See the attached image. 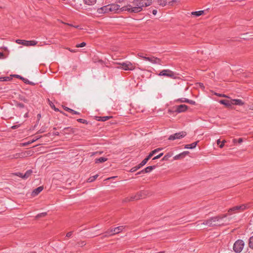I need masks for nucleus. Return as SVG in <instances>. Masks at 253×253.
Instances as JSON below:
<instances>
[{
  "label": "nucleus",
  "instance_id": "393cba45",
  "mask_svg": "<svg viewBox=\"0 0 253 253\" xmlns=\"http://www.w3.org/2000/svg\"><path fill=\"white\" fill-rule=\"evenodd\" d=\"M219 102L220 104H223L227 107H229L231 105V103L230 102V101L227 100H221L219 101Z\"/></svg>",
  "mask_w": 253,
  "mask_h": 253
},
{
  "label": "nucleus",
  "instance_id": "864d4df0",
  "mask_svg": "<svg viewBox=\"0 0 253 253\" xmlns=\"http://www.w3.org/2000/svg\"><path fill=\"white\" fill-rule=\"evenodd\" d=\"M215 94L219 97H226V96L223 94H219V93H215Z\"/></svg>",
  "mask_w": 253,
  "mask_h": 253
},
{
  "label": "nucleus",
  "instance_id": "2eb2a0df",
  "mask_svg": "<svg viewBox=\"0 0 253 253\" xmlns=\"http://www.w3.org/2000/svg\"><path fill=\"white\" fill-rule=\"evenodd\" d=\"M24 154L23 153H16L13 155H10L8 156V158L9 159H18L23 158L24 157Z\"/></svg>",
  "mask_w": 253,
  "mask_h": 253
},
{
  "label": "nucleus",
  "instance_id": "2f4dec72",
  "mask_svg": "<svg viewBox=\"0 0 253 253\" xmlns=\"http://www.w3.org/2000/svg\"><path fill=\"white\" fill-rule=\"evenodd\" d=\"M99 119L98 120L99 121L105 122L110 118H112L111 116H103V117H99Z\"/></svg>",
  "mask_w": 253,
  "mask_h": 253
},
{
  "label": "nucleus",
  "instance_id": "c756f323",
  "mask_svg": "<svg viewBox=\"0 0 253 253\" xmlns=\"http://www.w3.org/2000/svg\"><path fill=\"white\" fill-rule=\"evenodd\" d=\"M172 156V153H169L167 154L162 159V161H168L169 158Z\"/></svg>",
  "mask_w": 253,
  "mask_h": 253
},
{
  "label": "nucleus",
  "instance_id": "20e7f679",
  "mask_svg": "<svg viewBox=\"0 0 253 253\" xmlns=\"http://www.w3.org/2000/svg\"><path fill=\"white\" fill-rule=\"evenodd\" d=\"M123 229V226H119L117 227L114 228L110 230L106 231L104 233V235L103 236L106 237L118 234L122 232Z\"/></svg>",
  "mask_w": 253,
  "mask_h": 253
},
{
  "label": "nucleus",
  "instance_id": "a19ab883",
  "mask_svg": "<svg viewBox=\"0 0 253 253\" xmlns=\"http://www.w3.org/2000/svg\"><path fill=\"white\" fill-rule=\"evenodd\" d=\"M24 81V82L27 84H31V85H35V83L30 81L29 80H28L27 79H25V80H23Z\"/></svg>",
  "mask_w": 253,
  "mask_h": 253
},
{
  "label": "nucleus",
  "instance_id": "b1692460",
  "mask_svg": "<svg viewBox=\"0 0 253 253\" xmlns=\"http://www.w3.org/2000/svg\"><path fill=\"white\" fill-rule=\"evenodd\" d=\"M107 159L105 157H100L95 159V163L96 164L106 162Z\"/></svg>",
  "mask_w": 253,
  "mask_h": 253
},
{
  "label": "nucleus",
  "instance_id": "f3484780",
  "mask_svg": "<svg viewBox=\"0 0 253 253\" xmlns=\"http://www.w3.org/2000/svg\"><path fill=\"white\" fill-rule=\"evenodd\" d=\"M38 42L36 41H25L24 45L25 46H33L37 44Z\"/></svg>",
  "mask_w": 253,
  "mask_h": 253
},
{
  "label": "nucleus",
  "instance_id": "f8f14e48",
  "mask_svg": "<svg viewBox=\"0 0 253 253\" xmlns=\"http://www.w3.org/2000/svg\"><path fill=\"white\" fill-rule=\"evenodd\" d=\"M109 6H110L109 4L104 6L98 9L97 11L99 13H106L111 12V11L110 10L111 9L109 8Z\"/></svg>",
  "mask_w": 253,
  "mask_h": 253
},
{
  "label": "nucleus",
  "instance_id": "6e6d98bb",
  "mask_svg": "<svg viewBox=\"0 0 253 253\" xmlns=\"http://www.w3.org/2000/svg\"><path fill=\"white\" fill-rule=\"evenodd\" d=\"M19 126H20L19 125H14V126H11V128H12V129H16V128L19 127Z\"/></svg>",
  "mask_w": 253,
  "mask_h": 253
},
{
  "label": "nucleus",
  "instance_id": "5fc2aeb1",
  "mask_svg": "<svg viewBox=\"0 0 253 253\" xmlns=\"http://www.w3.org/2000/svg\"><path fill=\"white\" fill-rule=\"evenodd\" d=\"M143 173H145L144 171V169H142L141 170V171L138 172L136 175H138V174H143Z\"/></svg>",
  "mask_w": 253,
  "mask_h": 253
},
{
  "label": "nucleus",
  "instance_id": "4d7b16f0",
  "mask_svg": "<svg viewBox=\"0 0 253 253\" xmlns=\"http://www.w3.org/2000/svg\"><path fill=\"white\" fill-rule=\"evenodd\" d=\"M157 13V10L156 9H153L152 10V14L154 15H156Z\"/></svg>",
  "mask_w": 253,
  "mask_h": 253
},
{
  "label": "nucleus",
  "instance_id": "6e6552de",
  "mask_svg": "<svg viewBox=\"0 0 253 253\" xmlns=\"http://www.w3.org/2000/svg\"><path fill=\"white\" fill-rule=\"evenodd\" d=\"M110 6L109 8L111 9V11L112 12L114 13H117L120 11H123L124 10H122V7L120 8V6L117 4H109Z\"/></svg>",
  "mask_w": 253,
  "mask_h": 253
},
{
  "label": "nucleus",
  "instance_id": "13d9d810",
  "mask_svg": "<svg viewBox=\"0 0 253 253\" xmlns=\"http://www.w3.org/2000/svg\"><path fill=\"white\" fill-rule=\"evenodd\" d=\"M53 135H54V136H58L59 135V132H53Z\"/></svg>",
  "mask_w": 253,
  "mask_h": 253
},
{
  "label": "nucleus",
  "instance_id": "412c9836",
  "mask_svg": "<svg viewBox=\"0 0 253 253\" xmlns=\"http://www.w3.org/2000/svg\"><path fill=\"white\" fill-rule=\"evenodd\" d=\"M197 142H194L191 144L185 145L184 148L185 149H194L196 147Z\"/></svg>",
  "mask_w": 253,
  "mask_h": 253
},
{
  "label": "nucleus",
  "instance_id": "7c9ffc66",
  "mask_svg": "<svg viewBox=\"0 0 253 253\" xmlns=\"http://www.w3.org/2000/svg\"><path fill=\"white\" fill-rule=\"evenodd\" d=\"M98 176V174H96L94 176H90V177H89L87 180V182H93L96 179V178Z\"/></svg>",
  "mask_w": 253,
  "mask_h": 253
},
{
  "label": "nucleus",
  "instance_id": "0e129e2a",
  "mask_svg": "<svg viewBox=\"0 0 253 253\" xmlns=\"http://www.w3.org/2000/svg\"><path fill=\"white\" fill-rule=\"evenodd\" d=\"M24 117L25 118H27L28 117V113L27 112L26 113H25V114L24 115Z\"/></svg>",
  "mask_w": 253,
  "mask_h": 253
},
{
  "label": "nucleus",
  "instance_id": "a211bd4d",
  "mask_svg": "<svg viewBox=\"0 0 253 253\" xmlns=\"http://www.w3.org/2000/svg\"><path fill=\"white\" fill-rule=\"evenodd\" d=\"M156 168V166H151L146 167L143 169L145 173H149L152 171L153 169H155Z\"/></svg>",
  "mask_w": 253,
  "mask_h": 253
},
{
  "label": "nucleus",
  "instance_id": "e2e57ef3",
  "mask_svg": "<svg viewBox=\"0 0 253 253\" xmlns=\"http://www.w3.org/2000/svg\"><path fill=\"white\" fill-rule=\"evenodd\" d=\"M4 56V54L2 52H0V58H2Z\"/></svg>",
  "mask_w": 253,
  "mask_h": 253
},
{
  "label": "nucleus",
  "instance_id": "5701e85b",
  "mask_svg": "<svg viewBox=\"0 0 253 253\" xmlns=\"http://www.w3.org/2000/svg\"><path fill=\"white\" fill-rule=\"evenodd\" d=\"M232 101L233 102V103H232V104L236 105L241 106V105H244V103L243 102V101L241 99H233L232 100Z\"/></svg>",
  "mask_w": 253,
  "mask_h": 253
},
{
  "label": "nucleus",
  "instance_id": "72a5a7b5",
  "mask_svg": "<svg viewBox=\"0 0 253 253\" xmlns=\"http://www.w3.org/2000/svg\"><path fill=\"white\" fill-rule=\"evenodd\" d=\"M48 104H49V106H50V107L51 108H52L56 111L59 110L58 109H57L55 108V106L54 103L52 101H51L49 99H48Z\"/></svg>",
  "mask_w": 253,
  "mask_h": 253
},
{
  "label": "nucleus",
  "instance_id": "a878e982",
  "mask_svg": "<svg viewBox=\"0 0 253 253\" xmlns=\"http://www.w3.org/2000/svg\"><path fill=\"white\" fill-rule=\"evenodd\" d=\"M64 110L69 112H70L71 113H72L73 114H75V115H79L80 113V112H77L76 111H75L72 109H70L67 107H65L64 108Z\"/></svg>",
  "mask_w": 253,
  "mask_h": 253
},
{
  "label": "nucleus",
  "instance_id": "bf43d9fd",
  "mask_svg": "<svg viewBox=\"0 0 253 253\" xmlns=\"http://www.w3.org/2000/svg\"><path fill=\"white\" fill-rule=\"evenodd\" d=\"M227 220V218H226H226H224V219H223V220H222V222H224V223H226V220ZM229 220H229V219H228V221H227V222H229Z\"/></svg>",
  "mask_w": 253,
  "mask_h": 253
},
{
  "label": "nucleus",
  "instance_id": "39448f33",
  "mask_svg": "<svg viewBox=\"0 0 253 253\" xmlns=\"http://www.w3.org/2000/svg\"><path fill=\"white\" fill-rule=\"evenodd\" d=\"M121 67L120 68L126 70H133L135 68V67L133 65V64L130 62L127 61L126 62H123L120 64Z\"/></svg>",
  "mask_w": 253,
  "mask_h": 253
},
{
  "label": "nucleus",
  "instance_id": "09e8293b",
  "mask_svg": "<svg viewBox=\"0 0 253 253\" xmlns=\"http://www.w3.org/2000/svg\"><path fill=\"white\" fill-rule=\"evenodd\" d=\"M23 175L24 174L23 173H21V172H18V173H16V175H17L18 176L20 177H21V178L24 179V177L23 176Z\"/></svg>",
  "mask_w": 253,
  "mask_h": 253
},
{
  "label": "nucleus",
  "instance_id": "69168bd1",
  "mask_svg": "<svg viewBox=\"0 0 253 253\" xmlns=\"http://www.w3.org/2000/svg\"><path fill=\"white\" fill-rule=\"evenodd\" d=\"M142 58L146 61H147V59H148V57H146V56H143L142 57Z\"/></svg>",
  "mask_w": 253,
  "mask_h": 253
},
{
  "label": "nucleus",
  "instance_id": "9b49d317",
  "mask_svg": "<svg viewBox=\"0 0 253 253\" xmlns=\"http://www.w3.org/2000/svg\"><path fill=\"white\" fill-rule=\"evenodd\" d=\"M188 109V106L184 104H181L176 106L175 111L177 113H181L186 111Z\"/></svg>",
  "mask_w": 253,
  "mask_h": 253
},
{
  "label": "nucleus",
  "instance_id": "aec40b11",
  "mask_svg": "<svg viewBox=\"0 0 253 253\" xmlns=\"http://www.w3.org/2000/svg\"><path fill=\"white\" fill-rule=\"evenodd\" d=\"M205 11L204 10H199V11H193L191 13V14L192 15H194L196 17H198L204 13Z\"/></svg>",
  "mask_w": 253,
  "mask_h": 253
},
{
  "label": "nucleus",
  "instance_id": "473e14b6",
  "mask_svg": "<svg viewBox=\"0 0 253 253\" xmlns=\"http://www.w3.org/2000/svg\"><path fill=\"white\" fill-rule=\"evenodd\" d=\"M167 0H158V3L162 6H164L167 4Z\"/></svg>",
  "mask_w": 253,
  "mask_h": 253
},
{
  "label": "nucleus",
  "instance_id": "338daca9",
  "mask_svg": "<svg viewBox=\"0 0 253 253\" xmlns=\"http://www.w3.org/2000/svg\"><path fill=\"white\" fill-rule=\"evenodd\" d=\"M69 50L72 52H75V50H73V49H69Z\"/></svg>",
  "mask_w": 253,
  "mask_h": 253
},
{
  "label": "nucleus",
  "instance_id": "c85d7f7f",
  "mask_svg": "<svg viewBox=\"0 0 253 253\" xmlns=\"http://www.w3.org/2000/svg\"><path fill=\"white\" fill-rule=\"evenodd\" d=\"M150 158L147 156L139 164V165L142 167L144 166Z\"/></svg>",
  "mask_w": 253,
  "mask_h": 253
},
{
  "label": "nucleus",
  "instance_id": "de8ad7c7",
  "mask_svg": "<svg viewBox=\"0 0 253 253\" xmlns=\"http://www.w3.org/2000/svg\"><path fill=\"white\" fill-rule=\"evenodd\" d=\"M187 103H189L190 104H191V105H195L196 104V102L194 100L188 99V100H187Z\"/></svg>",
  "mask_w": 253,
  "mask_h": 253
},
{
  "label": "nucleus",
  "instance_id": "49530a36",
  "mask_svg": "<svg viewBox=\"0 0 253 253\" xmlns=\"http://www.w3.org/2000/svg\"><path fill=\"white\" fill-rule=\"evenodd\" d=\"M16 42L18 44H22L24 45L25 40H17Z\"/></svg>",
  "mask_w": 253,
  "mask_h": 253
},
{
  "label": "nucleus",
  "instance_id": "f257e3e1",
  "mask_svg": "<svg viewBox=\"0 0 253 253\" xmlns=\"http://www.w3.org/2000/svg\"><path fill=\"white\" fill-rule=\"evenodd\" d=\"M151 2V0H134L129 4L122 7V10L129 13H137L141 11L143 7L150 5Z\"/></svg>",
  "mask_w": 253,
  "mask_h": 253
},
{
  "label": "nucleus",
  "instance_id": "f03ea898",
  "mask_svg": "<svg viewBox=\"0 0 253 253\" xmlns=\"http://www.w3.org/2000/svg\"><path fill=\"white\" fill-rule=\"evenodd\" d=\"M227 214H224L221 215L211 217L207 220H205L201 224L207 225L209 227L227 225L228 224V222L226 223L222 222L224 218L227 217Z\"/></svg>",
  "mask_w": 253,
  "mask_h": 253
},
{
  "label": "nucleus",
  "instance_id": "c03bdc74",
  "mask_svg": "<svg viewBox=\"0 0 253 253\" xmlns=\"http://www.w3.org/2000/svg\"><path fill=\"white\" fill-rule=\"evenodd\" d=\"M163 153H161L160 154H159V155H158L157 156L154 157L152 160H155L156 159H158L159 158H160L163 155Z\"/></svg>",
  "mask_w": 253,
  "mask_h": 253
},
{
  "label": "nucleus",
  "instance_id": "ea45409f",
  "mask_svg": "<svg viewBox=\"0 0 253 253\" xmlns=\"http://www.w3.org/2000/svg\"><path fill=\"white\" fill-rule=\"evenodd\" d=\"M77 121L78 122H80L82 124H88V122L86 120L83 119H77Z\"/></svg>",
  "mask_w": 253,
  "mask_h": 253
},
{
  "label": "nucleus",
  "instance_id": "f704fd0d",
  "mask_svg": "<svg viewBox=\"0 0 253 253\" xmlns=\"http://www.w3.org/2000/svg\"><path fill=\"white\" fill-rule=\"evenodd\" d=\"M141 168V167L138 165L137 166H135V167H134L133 168H132L130 169V172H134L135 171H136L137 169H140Z\"/></svg>",
  "mask_w": 253,
  "mask_h": 253
},
{
  "label": "nucleus",
  "instance_id": "8fccbe9b",
  "mask_svg": "<svg viewBox=\"0 0 253 253\" xmlns=\"http://www.w3.org/2000/svg\"><path fill=\"white\" fill-rule=\"evenodd\" d=\"M225 142V140H223L221 142V143L219 145V147L220 148H222L223 147L224 145V143Z\"/></svg>",
  "mask_w": 253,
  "mask_h": 253
},
{
  "label": "nucleus",
  "instance_id": "ddd939ff",
  "mask_svg": "<svg viewBox=\"0 0 253 253\" xmlns=\"http://www.w3.org/2000/svg\"><path fill=\"white\" fill-rule=\"evenodd\" d=\"M74 131H74V129L73 128H72L71 127H66L64 128L62 130V131L61 132V133H62L63 134L65 135L66 134H69L74 133Z\"/></svg>",
  "mask_w": 253,
  "mask_h": 253
},
{
  "label": "nucleus",
  "instance_id": "cd10ccee",
  "mask_svg": "<svg viewBox=\"0 0 253 253\" xmlns=\"http://www.w3.org/2000/svg\"><path fill=\"white\" fill-rule=\"evenodd\" d=\"M84 3L88 5H92L94 4L96 0H84Z\"/></svg>",
  "mask_w": 253,
  "mask_h": 253
},
{
  "label": "nucleus",
  "instance_id": "1a4fd4ad",
  "mask_svg": "<svg viewBox=\"0 0 253 253\" xmlns=\"http://www.w3.org/2000/svg\"><path fill=\"white\" fill-rule=\"evenodd\" d=\"M246 208V206L244 205L235 206L232 208L229 209L228 210V212H230L231 211H242L245 210Z\"/></svg>",
  "mask_w": 253,
  "mask_h": 253
},
{
  "label": "nucleus",
  "instance_id": "a18cd8bd",
  "mask_svg": "<svg viewBox=\"0 0 253 253\" xmlns=\"http://www.w3.org/2000/svg\"><path fill=\"white\" fill-rule=\"evenodd\" d=\"M16 106L20 108H23L25 107L24 105L21 103H17Z\"/></svg>",
  "mask_w": 253,
  "mask_h": 253
},
{
  "label": "nucleus",
  "instance_id": "0eeeda50",
  "mask_svg": "<svg viewBox=\"0 0 253 253\" xmlns=\"http://www.w3.org/2000/svg\"><path fill=\"white\" fill-rule=\"evenodd\" d=\"M186 133L185 131H181L179 132L175 133L173 134L170 135L169 138L168 139L169 140H174L177 139H180L181 138L185 136H186Z\"/></svg>",
  "mask_w": 253,
  "mask_h": 253
},
{
  "label": "nucleus",
  "instance_id": "9d476101",
  "mask_svg": "<svg viewBox=\"0 0 253 253\" xmlns=\"http://www.w3.org/2000/svg\"><path fill=\"white\" fill-rule=\"evenodd\" d=\"M147 61L153 64H161V59L154 56L148 57Z\"/></svg>",
  "mask_w": 253,
  "mask_h": 253
},
{
  "label": "nucleus",
  "instance_id": "7ed1b4c3",
  "mask_svg": "<svg viewBox=\"0 0 253 253\" xmlns=\"http://www.w3.org/2000/svg\"><path fill=\"white\" fill-rule=\"evenodd\" d=\"M245 243L242 240H237L233 245V250L236 253H241L244 249Z\"/></svg>",
  "mask_w": 253,
  "mask_h": 253
},
{
  "label": "nucleus",
  "instance_id": "c9c22d12",
  "mask_svg": "<svg viewBox=\"0 0 253 253\" xmlns=\"http://www.w3.org/2000/svg\"><path fill=\"white\" fill-rule=\"evenodd\" d=\"M249 245L250 248L253 249V236L250 238Z\"/></svg>",
  "mask_w": 253,
  "mask_h": 253
},
{
  "label": "nucleus",
  "instance_id": "052dcab7",
  "mask_svg": "<svg viewBox=\"0 0 253 253\" xmlns=\"http://www.w3.org/2000/svg\"><path fill=\"white\" fill-rule=\"evenodd\" d=\"M227 220V218H226H226H224V219H223V220H222V222H224V223H226V220ZM229 220H229V219H228V221H227V222H229Z\"/></svg>",
  "mask_w": 253,
  "mask_h": 253
},
{
  "label": "nucleus",
  "instance_id": "774afa93",
  "mask_svg": "<svg viewBox=\"0 0 253 253\" xmlns=\"http://www.w3.org/2000/svg\"><path fill=\"white\" fill-rule=\"evenodd\" d=\"M138 55L139 57H141L142 58V57L143 56L141 53H139V54H138Z\"/></svg>",
  "mask_w": 253,
  "mask_h": 253
},
{
  "label": "nucleus",
  "instance_id": "423d86ee",
  "mask_svg": "<svg viewBox=\"0 0 253 253\" xmlns=\"http://www.w3.org/2000/svg\"><path fill=\"white\" fill-rule=\"evenodd\" d=\"M158 75L160 76H167L173 79L175 78L174 72L169 69L161 71Z\"/></svg>",
  "mask_w": 253,
  "mask_h": 253
},
{
  "label": "nucleus",
  "instance_id": "4be33fe9",
  "mask_svg": "<svg viewBox=\"0 0 253 253\" xmlns=\"http://www.w3.org/2000/svg\"><path fill=\"white\" fill-rule=\"evenodd\" d=\"M163 150L162 148H158L153 150L148 155V157L151 158L155 154Z\"/></svg>",
  "mask_w": 253,
  "mask_h": 253
},
{
  "label": "nucleus",
  "instance_id": "3c124183",
  "mask_svg": "<svg viewBox=\"0 0 253 253\" xmlns=\"http://www.w3.org/2000/svg\"><path fill=\"white\" fill-rule=\"evenodd\" d=\"M14 76H16L17 78H19V79H21V80H25V78H23V77H21V76H20V75H14Z\"/></svg>",
  "mask_w": 253,
  "mask_h": 253
},
{
  "label": "nucleus",
  "instance_id": "e433bc0d",
  "mask_svg": "<svg viewBox=\"0 0 253 253\" xmlns=\"http://www.w3.org/2000/svg\"><path fill=\"white\" fill-rule=\"evenodd\" d=\"M86 245V243L84 241H81L77 243V245L78 247H83Z\"/></svg>",
  "mask_w": 253,
  "mask_h": 253
},
{
  "label": "nucleus",
  "instance_id": "4c0bfd02",
  "mask_svg": "<svg viewBox=\"0 0 253 253\" xmlns=\"http://www.w3.org/2000/svg\"><path fill=\"white\" fill-rule=\"evenodd\" d=\"M10 80V78L8 77H0V82H5Z\"/></svg>",
  "mask_w": 253,
  "mask_h": 253
},
{
  "label": "nucleus",
  "instance_id": "4468645a",
  "mask_svg": "<svg viewBox=\"0 0 253 253\" xmlns=\"http://www.w3.org/2000/svg\"><path fill=\"white\" fill-rule=\"evenodd\" d=\"M189 153V152L188 151H184L178 155H175L173 157V160H179V159L184 158Z\"/></svg>",
  "mask_w": 253,
  "mask_h": 253
},
{
  "label": "nucleus",
  "instance_id": "37998d69",
  "mask_svg": "<svg viewBox=\"0 0 253 253\" xmlns=\"http://www.w3.org/2000/svg\"><path fill=\"white\" fill-rule=\"evenodd\" d=\"M86 45V43L85 42H83L80 44H78L76 45L77 47H83L85 46Z\"/></svg>",
  "mask_w": 253,
  "mask_h": 253
},
{
  "label": "nucleus",
  "instance_id": "603ef678",
  "mask_svg": "<svg viewBox=\"0 0 253 253\" xmlns=\"http://www.w3.org/2000/svg\"><path fill=\"white\" fill-rule=\"evenodd\" d=\"M72 235V232H68L67 234H66V236L67 237H71V236Z\"/></svg>",
  "mask_w": 253,
  "mask_h": 253
},
{
  "label": "nucleus",
  "instance_id": "bb28decb",
  "mask_svg": "<svg viewBox=\"0 0 253 253\" xmlns=\"http://www.w3.org/2000/svg\"><path fill=\"white\" fill-rule=\"evenodd\" d=\"M33 173V170L32 169H29L26 171V172L23 175L24 179L28 178Z\"/></svg>",
  "mask_w": 253,
  "mask_h": 253
},
{
  "label": "nucleus",
  "instance_id": "6ab92c4d",
  "mask_svg": "<svg viewBox=\"0 0 253 253\" xmlns=\"http://www.w3.org/2000/svg\"><path fill=\"white\" fill-rule=\"evenodd\" d=\"M142 195L141 193H138L135 196H131L128 201H133V200H137L140 198H141Z\"/></svg>",
  "mask_w": 253,
  "mask_h": 253
},
{
  "label": "nucleus",
  "instance_id": "79ce46f5",
  "mask_svg": "<svg viewBox=\"0 0 253 253\" xmlns=\"http://www.w3.org/2000/svg\"><path fill=\"white\" fill-rule=\"evenodd\" d=\"M187 100H188V99L185 98H181L177 100V101H179L180 102H185L187 103Z\"/></svg>",
  "mask_w": 253,
  "mask_h": 253
},
{
  "label": "nucleus",
  "instance_id": "dca6fc26",
  "mask_svg": "<svg viewBox=\"0 0 253 253\" xmlns=\"http://www.w3.org/2000/svg\"><path fill=\"white\" fill-rule=\"evenodd\" d=\"M43 190V187L39 186L37 188L35 189L32 192L31 195L33 197H35L38 195Z\"/></svg>",
  "mask_w": 253,
  "mask_h": 253
},
{
  "label": "nucleus",
  "instance_id": "58836bf2",
  "mask_svg": "<svg viewBox=\"0 0 253 253\" xmlns=\"http://www.w3.org/2000/svg\"><path fill=\"white\" fill-rule=\"evenodd\" d=\"M47 214V213L46 212H42L37 215L36 216V218H40L42 217H44Z\"/></svg>",
  "mask_w": 253,
  "mask_h": 253
},
{
  "label": "nucleus",
  "instance_id": "680f3d73",
  "mask_svg": "<svg viewBox=\"0 0 253 253\" xmlns=\"http://www.w3.org/2000/svg\"><path fill=\"white\" fill-rule=\"evenodd\" d=\"M238 142L239 143H242L243 142V138H239L238 140Z\"/></svg>",
  "mask_w": 253,
  "mask_h": 253
}]
</instances>
